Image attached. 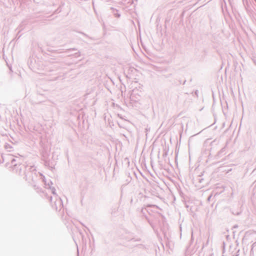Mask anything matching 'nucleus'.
I'll return each instance as SVG.
<instances>
[{"label": "nucleus", "mask_w": 256, "mask_h": 256, "mask_svg": "<svg viewBox=\"0 0 256 256\" xmlns=\"http://www.w3.org/2000/svg\"><path fill=\"white\" fill-rule=\"evenodd\" d=\"M9 168H11L12 171L20 176H24V170L25 164H22L20 158H12Z\"/></svg>", "instance_id": "nucleus-1"}, {"label": "nucleus", "mask_w": 256, "mask_h": 256, "mask_svg": "<svg viewBox=\"0 0 256 256\" xmlns=\"http://www.w3.org/2000/svg\"><path fill=\"white\" fill-rule=\"evenodd\" d=\"M48 198L49 199L52 208L56 210H60L63 208V202L62 199L58 196H54V198L52 196H48Z\"/></svg>", "instance_id": "nucleus-2"}, {"label": "nucleus", "mask_w": 256, "mask_h": 256, "mask_svg": "<svg viewBox=\"0 0 256 256\" xmlns=\"http://www.w3.org/2000/svg\"><path fill=\"white\" fill-rule=\"evenodd\" d=\"M30 168L32 170H30V172H26V174L24 176V178L28 182L30 181L34 182L38 177L36 168Z\"/></svg>", "instance_id": "nucleus-3"}, {"label": "nucleus", "mask_w": 256, "mask_h": 256, "mask_svg": "<svg viewBox=\"0 0 256 256\" xmlns=\"http://www.w3.org/2000/svg\"><path fill=\"white\" fill-rule=\"evenodd\" d=\"M16 144L11 140L9 142H6L4 145V148L8 152H12L14 150V146Z\"/></svg>", "instance_id": "nucleus-4"}, {"label": "nucleus", "mask_w": 256, "mask_h": 256, "mask_svg": "<svg viewBox=\"0 0 256 256\" xmlns=\"http://www.w3.org/2000/svg\"><path fill=\"white\" fill-rule=\"evenodd\" d=\"M149 212L148 210L146 208H142L141 210V212L142 214V216L145 217V218L148 220L149 224L150 225V226L154 228V223L150 221L148 218L147 216L146 215V212Z\"/></svg>", "instance_id": "nucleus-5"}, {"label": "nucleus", "mask_w": 256, "mask_h": 256, "mask_svg": "<svg viewBox=\"0 0 256 256\" xmlns=\"http://www.w3.org/2000/svg\"><path fill=\"white\" fill-rule=\"evenodd\" d=\"M60 64L58 62H55L54 64L49 66L48 69L49 72H55L60 68Z\"/></svg>", "instance_id": "nucleus-6"}, {"label": "nucleus", "mask_w": 256, "mask_h": 256, "mask_svg": "<svg viewBox=\"0 0 256 256\" xmlns=\"http://www.w3.org/2000/svg\"><path fill=\"white\" fill-rule=\"evenodd\" d=\"M36 168L34 166H31L28 164H25L24 170V176L26 174V172H30V170H32L30 168Z\"/></svg>", "instance_id": "nucleus-7"}, {"label": "nucleus", "mask_w": 256, "mask_h": 256, "mask_svg": "<svg viewBox=\"0 0 256 256\" xmlns=\"http://www.w3.org/2000/svg\"><path fill=\"white\" fill-rule=\"evenodd\" d=\"M110 10L116 18H119L120 16V14L118 12V10L117 9L111 7Z\"/></svg>", "instance_id": "nucleus-8"}, {"label": "nucleus", "mask_w": 256, "mask_h": 256, "mask_svg": "<svg viewBox=\"0 0 256 256\" xmlns=\"http://www.w3.org/2000/svg\"><path fill=\"white\" fill-rule=\"evenodd\" d=\"M45 184L46 186H48V188L52 190V192L54 196L58 195L56 192V188L54 187H51L49 182H48V184H46V182H45ZM52 198H54V196H53Z\"/></svg>", "instance_id": "nucleus-9"}, {"label": "nucleus", "mask_w": 256, "mask_h": 256, "mask_svg": "<svg viewBox=\"0 0 256 256\" xmlns=\"http://www.w3.org/2000/svg\"><path fill=\"white\" fill-rule=\"evenodd\" d=\"M124 4L131 5L133 4V0H122Z\"/></svg>", "instance_id": "nucleus-10"}, {"label": "nucleus", "mask_w": 256, "mask_h": 256, "mask_svg": "<svg viewBox=\"0 0 256 256\" xmlns=\"http://www.w3.org/2000/svg\"><path fill=\"white\" fill-rule=\"evenodd\" d=\"M100 0H92V6H93V8H94V12L96 14V8H95V4L96 3H97L98 2V1H99Z\"/></svg>", "instance_id": "nucleus-11"}, {"label": "nucleus", "mask_w": 256, "mask_h": 256, "mask_svg": "<svg viewBox=\"0 0 256 256\" xmlns=\"http://www.w3.org/2000/svg\"><path fill=\"white\" fill-rule=\"evenodd\" d=\"M225 152V148H222L218 153V155L219 156H221L222 154Z\"/></svg>", "instance_id": "nucleus-12"}, {"label": "nucleus", "mask_w": 256, "mask_h": 256, "mask_svg": "<svg viewBox=\"0 0 256 256\" xmlns=\"http://www.w3.org/2000/svg\"><path fill=\"white\" fill-rule=\"evenodd\" d=\"M134 94H132L130 96V101H136V100H134Z\"/></svg>", "instance_id": "nucleus-13"}, {"label": "nucleus", "mask_w": 256, "mask_h": 256, "mask_svg": "<svg viewBox=\"0 0 256 256\" xmlns=\"http://www.w3.org/2000/svg\"><path fill=\"white\" fill-rule=\"evenodd\" d=\"M131 240L134 241V242H140V238H132L131 239Z\"/></svg>", "instance_id": "nucleus-14"}, {"label": "nucleus", "mask_w": 256, "mask_h": 256, "mask_svg": "<svg viewBox=\"0 0 256 256\" xmlns=\"http://www.w3.org/2000/svg\"><path fill=\"white\" fill-rule=\"evenodd\" d=\"M74 55L76 58H78L80 56V53L78 52L75 53Z\"/></svg>", "instance_id": "nucleus-15"}, {"label": "nucleus", "mask_w": 256, "mask_h": 256, "mask_svg": "<svg viewBox=\"0 0 256 256\" xmlns=\"http://www.w3.org/2000/svg\"><path fill=\"white\" fill-rule=\"evenodd\" d=\"M232 214L234 215L238 216L240 214V212H236L235 213V212H234L233 211L232 212Z\"/></svg>", "instance_id": "nucleus-16"}, {"label": "nucleus", "mask_w": 256, "mask_h": 256, "mask_svg": "<svg viewBox=\"0 0 256 256\" xmlns=\"http://www.w3.org/2000/svg\"><path fill=\"white\" fill-rule=\"evenodd\" d=\"M76 50V48H70V49H68V50H67L66 52H69V51H72V50Z\"/></svg>", "instance_id": "nucleus-17"}, {"label": "nucleus", "mask_w": 256, "mask_h": 256, "mask_svg": "<svg viewBox=\"0 0 256 256\" xmlns=\"http://www.w3.org/2000/svg\"><path fill=\"white\" fill-rule=\"evenodd\" d=\"M198 182L200 183H202V181L204 180V179L203 178H199L198 179Z\"/></svg>", "instance_id": "nucleus-18"}, {"label": "nucleus", "mask_w": 256, "mask_h": 256, "mask_svg": "<svg viewBox=\"0 0 256 256\" xmlns=\"http://www.w3.org/2000/svg\"><path fill=\"white\" fill-rule=\"evenodd\" d=\"M254 63L255 64V65L256 66V58H254L252 59Z\"/></svg>", "instance_id": "nucleus-19"}, {"label": "nucleus", "mask_w": 256, "mask_h": 256, "mask_svg": "<svg viewBox=\"0 0 256 256\" xmlns=\"http://www.w3.org/2000/svg\"><path fill=\"white\" fill-rule=\"evenodd\" d=\"M82 34H83L84 36H85L86 37V38H89V36L86 34L84 33V32H80Z\"/></svg>", "instance_id": "nucleus-20"}, {"label": "nucleus", "mask_w": 256, "mask_h": 256, "mask_svg": "<svg viewBox=\"0 0 256 256\" xmlns=\"http://www.w3.org/2000/svg\"><path fill=\"white\" fill-rule=\"evenodd\" d=\"M58 78V76L54 77V78H52L50 80H56Z\"/></svg>", "instance_id": "nucleus-21"}, {"label": "nucleus", "mask_w": 256, "mask_h": 256, "mask_svg": "<svg viewBox=\"0 0 256 256\" xmlns=\"http://www.w3.org/2000/svg\"><path fill=\"white\" fill-rule=\"evenodd\" d=\"M44 163L46 166H48L49 164V162L48 161H45Z\"/></svg>", "instance_id": "nucleus-22"}, {"label": "nucleus", "mask_w": 256, "mask_h": 256, "mask_svg": "<svg viewBox=\"0 0 256 256\" xmlns=\"http://www.w3.org/2000/svg\"><path fill=\"white\" fill-rule=\"evenodd\" d=\"M212 196V195H210V196L208 197V201H210V199L211 198Z\"/></svg>", "instance_id": "nucleus-23"}, {"label": "nucleus", "mask_w": 256, "mask_h": 256, "mask_svg": "<svg viewBox=\"0 0 256 256\" xmlns=\"http://www.w3.org/2000/svg\"><path fill=\"white\" fill-rule=\"evenodd\" d=\"M59 9H60V8H58L56 10V12H57V13L60 12V10H59Z\"/></svg>", "instance_id": "nucleus-24"}, {"label": "nucleus", "mask_w": 256, "mask_h": 256, "mask_svg": "<svg viewBox=\"0 0 256 256\" xmlns=\"http://www.w3.org/2000/svg\"><path fill=\"white\" fill-rule=\"evenodd\" d=\"M186 80H184V82H183V83H182V84H185V83H186Z\"/></svg>", "instance_id": "nucleus-25"}, {"label": "nucleus", "mask_w": 256, "mask_h": 256, "mask_svg": "<svg viewBox=\"0 0 256 256\" xmlns=\"http://www.w3.org/2000/svg\"><path fill=\"white\" fill-rule=\"evenodd\" d=\"M238 227V226L237 225H236L234 226V228H237Z\"/></svg>", "instance_id": "nucleus-26"}, {"label": "nucleus", "mask_w": 256, "mask_h": 256, "mask_svg": "<svg viewBox=\"0 0 256 256\" xmlns=\"http://www.w3.org/2000/svg\"><path fill=\"white\" fill-rule=\"evenodd\" d=\"M167 154L166 152L164 154V156H166Z\"/></svg>", "instance_id": "nucleus-27"}, {"label": "nucleus", "mask_w": 256, "mask_h": 256, "mask_svg": "<svg viewBox=\"0 0 256 256\" xmlns=\"http://www.w3.org/2000/svg\"><path fill=\"white\" fill-rule=\"evenodd\" d=\"M238 254L233 255V256H238Z\"/></svg>", "instance_id": "nucleus-28"}, {"label": "nucleus", "mask_w": 256, "mask_h": 256, "mask_svg": "<svg viewBox=\"0 0 256 256\" xmlns=\"http://www.w3.org/2000/svg\"><path fill=\"white\" fill-rule=\"evenodd\" d=\"M50 183L51 184H52V182H50Z\"/></svg>", "instance_id": "nucleus-29"}, {"label": "nucleus", "mask_w": 256, "mask_h": 256, "mask_svg": "<svg viewBox=\"0 0 256 256\" xmlns=\"http://www.w3.org/2000/svg\"><path fill=\"white\" fill-rule=\"evenodd\" d=\"M210 256H212V254H210Z\"/></svg>", "instance_id": "nucleus-30"}]
</instances>
